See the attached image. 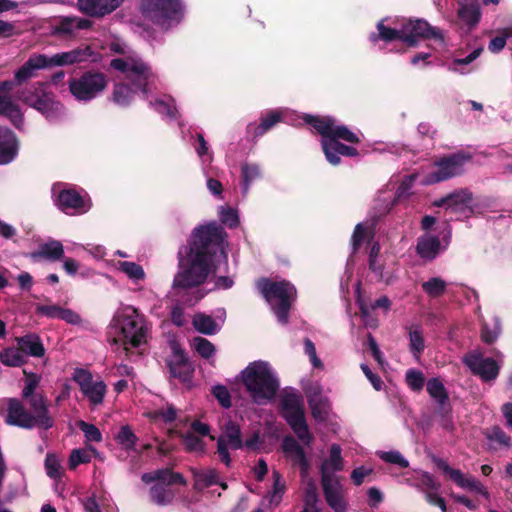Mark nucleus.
Returning <instances> with one entry per match:
<instances>
[{"label":"nucleus","mask_w":512,"mask_h":512,"mask_svg":"<svg viewBox=\"0 0 512 512\" xmlns=\"http://www.w3.org/2000/svg\"><path fill=\"white\" fill-rule=\"evenodd\" d=\"M226 233L216 222L194 228L186 246L178 251L179 270L174 276L172 292L185 297L189 289L197 288L208 275L228 266Z\"/></svg>","instance_id":"obj_1"},{"label":"nucleus","mask_w":512,"mask_h":512,"mask_svg":"<svg viewBox=\"0 0 512 512\" xmlns=\"http://www.w3.org/2000/svg\"><path fill=\"white\" fill-rule=\"evenodd\" d=\"M30 80L21 65L14 73V78L0 82V115L7 117L16 127L21 128L24 117L20 106L14 99L41 113L49 122H57L65 116L64 105L56 99L54 93L47 88L44 82H34L26 85Z\"/></svg>","instance_id":"obj_2"},{"label":"nucleus","mask_w":512,"mask_h":512,"mask_svg":"<svg viewBox=\"0 0 512 512\" xmlns=\"http://www.w3.org/2000/svg\"><path fill=\"white\" fill-rule=\"evenodd\" d=\"M110 66L125 75V82L114 85L111 95L114 104L127 107L136 94L148 99V95L156 89L157 75L138 54L113 59Z\"/></svg>","instance_id":"obj_3"},{"label":"nucleus","mask_w":512,"mask_h":512,"mask_svg":"<svg viewBox=\"0 0 512 512\" xmlns=\"http://www.w3.org/2000/svg\"><path fill=\"white\" fill-rule=\"evenodd\" d=\"M303 121L311 125L321 135V146L326 160L331 165H338L341 156L355 157L358 150L343 142L355 144L360 141L358 133L330 116L304 115Z\"/></svg>","instance_id":"obj_4"},{"label":"nucleus","mask_w":512,"mask_h":512,"mask_svg":"<svg viewBox=\"0 0 512 512\" xmlns=\"http://www.w3.org/2000/svg\"><path fill=\"white\" fill-rule=\"evenodd\" d=\"M150 324L144 314L132 305L121 304L109 324V339L126 356L146 344Z\"/></svg>","instance_id":"obj_5"},{"label":"nucleus","mask_w":512,"mask_h":512,"mask_svg":"<svg viewBox=\"0 0 512 512\" xmlns=\"http://www.w3.org/2000/svg\"><path fill=\"white\" fill-rule=\"evenodd\" d=\"M376 32H371L369 40L376 44L378 41L391 42L400 40L407 46L414 47L420 39L433 38L444 46V37L438 28L432 27L422 19L411 20L399 17H386L376 25Z\"/></svg>","instance_id":"obj_6"},{"label":"nucleus","mask_w":512,"mask_h":512,"mask_svg":"<svg viewBox=\"0 0 512 512\" xmlns=\"http://www.w3.org/2000/svg\"><path fill=\"white\" fill-rule=\"evenodd\" d=\"M241 381L251 400L257 405H266L271 402L280 387L275 370L263 360L249 363L241 371Z\"/></svg>","instance_id":"obj_7"},{"label":"nucleus","mask_w":512,"mask_h":512,"mask_svg":"<svg viewBox=\"0 0 512 512\" xmlns=\"http://www.w3.org/2000/svg\"><path fill=\"white\" fill-rule=\"evenodd\" d=\"M99 53L95 52L90 46H82L70 51H63L53 55L32 54L23 64V68L32 79L37 76V72L43 69L54 67L71 66L84 62L100 61Z\"/></svg>","instance_id":"obj_8"},{"label":"nucleus","mask_w":512,"mask_h":512,"mask_svg":"<svg viewBox=\"0 0 512 512\" xmlns=\"http://www.w3.org/2000/svg\"><path fill=\"white\" fill-rule=\"evenodd\" d=\"M138 10L145 21L162 31L177 27L185 16L182 0H140Z\"/></svg>","instance_id":"obj_9"},{"label":"nucleus","mask_w":512,"mask_h":512,"mask_svg":"<svg viewBox=\"0 0 512 512\" xmlns=\"http://www.w3.org/2000/svg\"><path fill=\"white\" fill-rule=\"evenodd\" d=\"M257 288L270 305L277 321L286 325L290 308L297 295L295 286L286 280L272 281L264 278L257 282Z\"/></svg>","instance_id":"obj_10"},{"label":"nucleus","mask_w":512,"mask_h":512,"mask_svg":"<svg viewBox=\"0 0 512 512\" xmlns=\"http://www.w3.org/2000/svg\"><path fill=\"white\" fill-rule=\"evenodd\" d=\"M372 229L368 225L358 223L354 229L351 245L352 254L356 253L362 244H370L369 249V270L374 275L377 281L385 282L386 284L391 282L392 275L390 272L385 270V265L379 256L380 245L378 242H373Z\"/></svg>","instance_id":"obj_11"},{"label":"nucleus","mask_w":512,"mask_h":512,"mask_svg":"<svg viewBox=\"0 0 512 512\" xmlns=\"http://www.w3.org/2000/svg\"><path fill=\"white\" fill-rule=\"evenodd\" d=\"M108 78L99 71L89 70L68 81L71 96L79 103H90L98 98L107 88Z\"/></svg>","instance_id":"obj_12"},{"label":"nucleus","mask_w":512,"mask_h":512,"mask_svg":"<svg viewBox=\"0 0 512 512\" xmlns=\"http://www.w3.org/2000/svg\"><path fill=\"white\" fill-rule=\"evenodd\" d=\"M281 413L297 437L306 445L312 442L304 412V404L300 395L286 393L281 399Z\"/></svg>","instance_id":"obj_13"},{"label":"nucleus","mask_w":512,"mask_h":512,"mask_svg":"<svg viewBox=\"0 0 512 512\" xmlns=\"http://www.w3.org/2000/svg\"><path fill=\"white\" fill-rule=\"evenodd\" d=\"M142 481L146 484L154 483L150 489L152 500L158 505L170 503L174 497L171 485L184 484L183 477L178 473H172L169 469H161L153 473H144Z\"/></svg>","instance_id":"obj_14"},{"label":"nucleus","mask_w":512,"mask_h":512,"mask_svg":"<svg viewBox=\"0 0 512 512\" xmlns=\"http://www.w3.org/2000/svg\"><path fill=\"white\" fill-rule=\"evenodd\" d=\"M471 158V155L465 152L443 157L435 162L434 170L423 177L421 183L432 185L458 176L464 171L465 165L471 161Z\"/></svg>","instance_id":"obj_15"},{"label":"nucleus","mask_w":512,"mask_h":512,"mask_svg":"<svg viewBox=\"0 0 512 512\" xmlns=\"http://www.w3.org/2000/svg\"><path fill=\"white\" fill-rule=\"evenodd\" d=\"M72 379L79 385L81 393L91 407L95 408L103 404L107 393V385L103 380H95L92 373L84 368H75Z\"/></svg>","instance_id":"obj_16"},{"label":"nucleus","mask_w":512,"mask_h":512,"mask_svg":"<svg viewBox=\"0 0 512 512\" xmlns=\"http://www.w3.org/2000/svg\"><path fill=\"white\" fill-rule=\"evenodd\" d=\"M55 205L68 215H80L90 209V204L74 189L58 183L52 187Z\"/></svg>","instance_id":"obj_17"},{"label":"nucleus","mask_w":512,"mask_h":512,"mask_svg":"<svg viewBox=\"0 0 512 512\" xmlns=\"http://www.w3.org/2000/svg\"><path fill=\"white\" fill-rule=\"evenodd\" d=\"M241 448H243V441L241 438L240 426L230 420L225 424L223 432L217 440V453L220 460L226 466H230L231 457L229 449L238 450Z\"/></svg>","instance_id":"obj_18"},{"label":"nucleus","mask_w":512,"mask_h":512,"mask_svg":"<svg viewBox=\"0 0 512 512\" xmlns=\"http://www.w3.org/2000/svg\"><path fill=\"white\" fill-rule=\"evenodd\" d=\"M296 117L297 116L294 114V112L287 108L271 110L262 116L261 122L259 124L249 123L247 125V133L252 135L254 138H258L272 129L279 122L296 125Z\"/></svg>","instance_id":"obj_19"},{"label":"nucleus","mask_w":512,"mask_h":512,"mask_svg":"<svg viewBox=\"0 0 512 512\" xmlns=\"http://www.w3.org/2000/svg\"><path fill=\"white\" fill-rule=\"evenodd\" d=\"M464 363L483 381H493L497 378L501 365L493 358L484 357L480 353H471L464 358Z\"/></svg>","instance_id":"obj_20"},{"label":"nucleus","mask_w":512,"mask_h":512,"mask_svg":"<svg viewBox=\"0 0 512 512\" xmlns=\"http://www.w3.org/2000/svg\"><path fill=\"white\" fill-rule=\"evenodd\" d=\"M437 465L460 488L469 490L489 499L490 494L488 490L476 478L467 476L461 470L450 467L448 463L443 460L437 461Z\"/></svg>","instance_id":"obj_21"},{"label":"nucleus","mask_w":512,"mask_h":512,"mask_svg":"<svg viewBox=\"0 0 512 512\" xmlns=\"http://www.w3.org/2000/svg\"><path fill=\"white\" fill-rule=\"evenodd\" d=\"M323 494L328 506L334 512H347L346 489L338 479H321Z\"/></svg>","instance_id":"obj_22"},{"label":"nucleus","mask_w":512,"mask_h":512,"mask_svg":"<svg viewBox=\"0 0 512 512\" xmlns=\"http://www.w3.org/2000/svg\"><path fill=\"white\" fill-rule=\"evenodd\" d=\"M170 346L172 355L168 361V366L171 375L174 378H178L183 383H190L193 374V367L188 361L184 350L175 341L171 342Z\"/></svg>","instance_id":"obj_23"},{"label":"nucleus","mask_w":512,"mask_h":512,"mask_svg":"<svg viewBox=\"0 0 512 512\" xmlns=\"http://www.w3.org/2000/svg\"><path fill=\"white\" fill-rule=\"evenodd\" d=\"M417 178V174H409L404 176L395 192L394 199H392L390 196H386L385 192H380L376 200V208L378 209L379 216L388 213L392 208L395 200L407 198L411 194V189Z\"/></svg>","instance_id":"obj_24"},{"label":"nucleus","mask_w":512,"mask_h":512,"mask_svg":"<svg viewBox=\"0 0 512 512\" xmlns=\"http://www.w3.org/2000/svg\"><path fill=\"white\" fill-rule=\"evenodd\" d=\"M226 319V311L219 308L214 312V316L205 313H196L192 324L196 331L204 335H214L218 333Z\"/></svg>","instance_id":"obj_25"},{"label":"nucleus","mask_w":512,"mask_h":512,"mask_svg":"<svg viewBox=\"0 0 512 512\" xmlns=\"http://www.w3.org/2000/svg\"><path fill=\"white\" fill-rule=\"evenodd\" d=\"M124 0H77L78 9L90 17L102 18L118 9Z\"/></svg>","instance_id":"obj_26"},{"label":"nucleus","mask_w":512,"mask_h":512,"mask_svg":"<svg viewBox=\"0 0 512 512\" xmlns=\"http://www.w3.org/2000/svg\"><path fill=\"white\" fill-rule=\"evenodd\" d=\"M6 423L26 429L38 427L32 414L26 410L20 400L15 398L8 400Z\"/></svg>","instance_id":"obj_27"},{"label":"nucleus","mask_w":512,"mask_h":512,"mask_svg":"<svg viewBox=\"0 0 512 512\" xmlns=\"http://www.w3.org/2000/svg\"><path fill=\"white\" fill-rule=\"evenodd\" d=\"M448 245L449 236H445L443 242H441L438 236L426 233L418 238L416 251L421 258L433 260L440 252L444 251Z\"/></svg>","instance_id":"obj_28"},{"label":"nucleus","mask_w":512,"mask_h":512,"mask_svg":"<svg viewBox=\"0 0 512 512\" xmlns=\"http://www.w3.org/2000/svg\"><path fill=\"white\" fill-rule=\"evenodd\" d=\"M472 203V193L466 189L456 191L434 202L435 206L446 207L452 212H463L470 207Z\"/></svg>","instance_id":"obj_29"},{"label":"nucleus","mask_w":512,"mask_h":512,"mask_svg":"<svg viewBox=\"0 0 512 512\" xmlns=\"http://www.w3.org/2000/svg\"><path fill=\"white\" fill-rule=\"evenodd\" d=\"M18 141L15 134L5 127H0V165L12 162L18 154Z\"/></svg>","instance_id":"obj_30"},{"label":"nucleus","mask_w":512,"mask_h":512,"mask_svg":"<svg viewBox=\"0 0 512 512\" xmlns=\"http://www.w3.org/2000/svg\"><path fill=\"white\" fill-rule=\"evenodd\" d=\"M342 449L338 444H332L329 456L320 467L321 479H337L333 476L335 472L342 471L344 468V460L341 456Z\"/></svg>","instance_id":"obj_31"},{"label":"nucleus","mask_w":512,"mask_h":512,"mask_svg":"<svg viewBox=\"0 0 512 512\" xmlns=\"http://www.w3.org/2000/svg\"><path fill=\"white\" fill-rule=\"evenodd\" d=\"M27 400L33 411L32 417L37 421V426L45 430L51 428L53 420L49 416L44 397L41 394H36L27 398Z\"/></svg>","instance_id":"obj_32"},{"label":"nucleus","mask_w":512,"mask_h":512,"mask_svg":"<svg viewBox=\"0 0 512 512\" xmlns=\"http://www.w3.org/2000/svg\"><path fill=\"white\" fill-rule=\"evenodd\" d=\"M458 19L462 25L465 27L467 31L473 29L480 21L481 18V10L477 3H465L461 0L458 1Z\"/></svg>","instance_id":"obj_33"},{"label":"nucleus","mask_w":512,"mask_h":512,"mask_svg":"<svg viewBox=\"0 0 512 512\" xmlns=\"http://www.w3.org/2000/svg\"><path fill=\"white\" fill-rule=\"evenodd\" d=\"M19 350L26 356L40 358L45 354L44 345L40 337L34 333H29L16 338Z\"/></svg>","instance_id":"obj_34"},{"label":"nucleus","mask_w":512,"mask_h":512,"mask_svg":"<svg viewBox=\"0 0 512 512\" xmlns=\"http://www.w3.org/2000/svg\"><path fill=\"white\" fill-rule=\"evenodd\" d=\"M241 170V191L243 196H247L251 185L262 178V169L258 163L244 161L240 166Z\"/></svg>","instance_id":"obj_35"},{"label":"nucleus","mask_w":512,"mask_h":512,"mask_svg":"<svg viewBox=\"0 0 512 512\" xmlns=\"http://www.w3.org/2000/svg\"><path fill=\"white\" fill-rule=\"evenodd\" d=\"M426 389L441 411L449 412V396L443 382L439 378H431L426 384Z\"/></svg>","instance_id":"obj_36"},{"label":"nucleus","mask_w":512,"mask_h":512,"mask_svg":"<svg viewBox=\"0 0 512 512\" xmlns=\"http://www.w3.org/2000/svg\"><path fill=\"white\" fill-rule=\"evenodd\" d=\"M307 397L314 419L319 422L326 420L330 405L328 399L322 396L320 387H317L313 393H309Z\"/></svg>","instance_id":"obj_37"},{"label":"nucleus","mask_w":512,"mask_h":512,"mask_svg":"<svg viewBox=\"0 0 512 512\" xmlns=\"http://www.w3.org/2000/svg\"><path fill=\"white\" fill-rule=\"evenodd\" d=\"M152 93L153 91L148 95V99H145L148 101L149 106L166 119L176 120L177 109L174 100L170 96L154 98L152 97Z\"/></svg>","instance_id":"obj_38"},{"label":"nucleus","mask_w":512,"mask_h":512,"mask_svg":"<svg viewBox=\"0 0 512 512\" xmlns=\"http://www.w3.org/2000/svg\"><path fill=\"white\" fill-rule=\"evenodd\" d=\"M92 22L82 17H64L60 20L57 31L62 34H74L78 30L90 28Z\"/></svg>","instance_id":"obj_39"},{"label":"nucleus","mask_w":512,"mask_h":512,"mask_svg":"<svg viewBox=\"0 0 512 512\" xmlns=\"http://www.w3.org/2000/svg\"><path fill=\"white\" fill-rule=\"evenodd\" d=\"M38 255L48 261L56 262L64 256V246L58 240H49L39 246Z\"/></svg>","instance_id":"obj_40"},{"label":"nucleus","mask_w":512,"mask_h":512,"mask_svg":"<svg viewBox=\"0 0 512 512\" xmlns=\"http://www.w3.org/2000/svg\"><path fill=\"white\" fill-rule=\"evenodd\" d=\"M115 268L125 274L134 284H138L146 277L145 271L141 265L132 261H118Z\"/></svg>","instance_id":"obj_41"},{"label":"nucleus","mask_w":512,"mask_h":512,"mask_svg":"<svg viewBox=\"0 0 512 512\" xmlns=\"http://www.w3.org/2000/svg\"><path fill=\"white\" fill-rule=\"evenodd\" d=\"M409 347L411 353L419 358L420 354L425 349V342L423 337V330L417 324H412L408 328Z\"/></svg>","instance_id":"obj_42"},{"label":"nucleus","mask_w":512,"mask_h":512,"mask_svg":"<svg viewBox=\"0 0 512 512\" xmlns=\"http://www.w3.org/2000/svg\"><path fill=\"white\" fill-rule=\"evenodd\" d=\"M482 51L483 48L479 47L474 49L464 58H455L448 67L449 71L461 75L469 74L472 71V69L465 68V66L471 64L474 60H476L480 56Z\"/></svg>","instance_id":"obj_43"},{"label":"nucleus","mask_w":512,"mask_h":512,"mask_svg":"<svg viewBox=\"0 0 512 512\" xmlns=\"http://www.w3.org/2000/svg\"><path fill=\"white\" fill-rule=\"evenodd\" d=\"M196 485L199 487H209L214 484H219L225 489L226 484L220 482L219 475L215 469L207 468L200 469L194 472Z\"/></svg>","instance_id":"obj_44"},{"label":"nucleus","mask_w":512,"mask_h":512,"mask_svg":"<svg viewBox=\"0 0 512 512\" xmlns=\"http://www.w3.org/2000/svg\"><path fill=\"white\" fill-rule=\"evenodd\" d=\"M115 441L125 451H132L136 447L138 437L129 425H123L115 435Z\"/></svg>","instance_id":"obj_45"},{"label":"nucleus","mask_w":512,"mask_h":512,"mask_svg":"<svg viewBox=\"0 0 512 512\" xmlns=\"http://www.w3.org/2000/svg\"><path fill=\"white\" fill-rule=\"evenodd\" d=\"M501 333V323L498 317H492L491 321H483L481 338L485 343H493Z\"/></svg>","instance_id":"obj_46"},{"label":"nucleus","mask_w":512,"mask_h":512,"mask_svg":"<svg viewBox=\"0 0 512 512\" xmlns=\"http://www.w3.org/2000/svg\"><path fill=\"white\" fill-rule=\"evenodd\" d=\"M0 362L8 367H20L25 363V357L19 349L8 347L0 351Z\"/></svg>","instance_id":"obj_47"},{"label":"nucleus","mask_w":512,"mask_h":512,"mask_svg":"<svg viewBox=\"0 0 512 512\" xmlns=\"http://www.w3.org/2000/svg\"><path fill=\"white\" fill-rule=\"evenodd\" d=\"M45 471L48 477L54 481H59L64 474V469L60 459L52 453H48L44 461Z\"/></svg>","instance_id":"obj_48"},{"label":"nucleus","mask_w":512,"mask_h":512,"mask_svg":"<svg viewBox=\"0 0 512 512\" xmlns=\"http://www.w3.org/2000/svg\"><path fill=\"white\" fill-rule=\"evenodd\" d=\"M447 287V283L440 277H433L422 283L423 291L432 298L441 296Z\"/></svg>","instance_id":"obj_49"},{"label":"nucleus","mask_w":512,"mask_h":512,"mask_svg":"<svg viewBox=\"0 0 512 512\" xmlns=\"http://www.w3.org/2000/svg\"><path fill=\"white\" fill-rule=\"evenodd\" d=\"M273 489L268 493L266 498L271 505L277 506L283 497L285 492V483L282 481L281 475L278 471H273Z\"/></svg>","instance_id":"obj_50"},{"label":"nucleus","mask_w":512,"mask_h":512,"mask_svg":"<svg viewBox=\"0 0 512 512\" xmlns=\"http://www.w3.org/2000/svg\"><path fill=\"white\" fill-rule=\"evenodd\" d=\"M91 452L97 454V450L92 446H88L83 449H74L72 450L69 457V467L70 469H75L80 464H86L91 461Z\"/></svg>","instance_id":"obj_51"},{"label":"nucleus","mask_w":512,"mask_h":512,"mask_svg":"<svg viewBox=\"0 0 512 512\" xmlns=\"http://www.w3.org/2000/svg\"><path fill=\"white\" fill-rule=\"evenodd\" d=\"M376 455L385 463L392 464L400 468H407L409 466V461L398 450H379L376 452Z\"/></svg>","instance_id":"obj_52"},{"label":"nucleus","mask_w":512,"mask_h":512,"mask_svg":"<svg viewBox=\"0 0 512 512\" xmlns=\"http://www.w3.org/2000/svg\"><path fill=\"white\" fill-rule=\"evenodd\" d=\"M193 348L196 352L205 359H210L215 355V346L206 338L195 337L192 342Z\"/></svg>","instance_id":"obj_53"},{"label":"nucleus","mask_w":512,"mask_h":512,"mask_svg":"<svg viewBox=\"0 0 512 512\" xmlns=\"http://www.w3.org/2000/svg\"><path fill=\"white\" fill-rule=\"evenodd\" d=\"M406 383L414 392H420L425 384L424 374L416 369H409L406 372Z\"/></svg>","instance_id":"obj_54"},{"label":"nucleus","mask_w":512,"mask_h":512,"mask_svg":"<svg viewBox=\"0 0 512 512\" xmlns=\"http://www.w3.org/2000/svg\"><path fill=\"white\" fill-rule=\"evenodd\" d=\"M507 39L512 40V25L501 30L500 36H497V37H494L493 39H491L488 44V49L492 53L500 52L505 47Z\"/></svg>","instance_id":"obj_55"},{"label":"nucleus","mask_w":512,"mask_h":512,"mask_svg":"<svg viewBox=\"0 0 512 512\" xmlns=\"http://www.w3.org/2000/svg\"><path fill=\"white\" fill-rule=\"evenodd\" d=\"M80 430L83 432L86 441L88 442H101L103 437L102 433L98 427L94 424L87 423L85 421H80L78 423Z\"/></svg>","instance_id":"obj_56"},{"label":"nucleus","mask_w":512,"mask_h":512,"mask_svg":"<svg viewBox=\"0 0 512 512\" xmlns=\"http://www.w3.org/2000/svg\"><path fill=\"white\" fill-rule=\"evenodd\" d=\"M219 219L230 228H235L239 224L237 211L231 207L221 206L219 208Z\"/></svg>","instance_id":"obj_57"},{"label":"nucleus","mask_w":512,"mask_h":512,"mask_svg":"<svg viewBox=\"0 0 512 512\" xmlns=\"http://www.w3.org/2000/svg\"><path fill=\"white\" fill-rule=\"evenodd\" d=\"M211 393L223 408L228 409L232 406L231 395L226 386L215 385L212 387Z\"/></svg>","instance_id":"obj_58"},{"label":"nucleus","mask_w":512,"mask_h":512,"mask_svg":"<svg viewBox=\"0 0 512 512\" xmlns=\"http://www.w3.org/2000/svg\"><path fill=\"white\" fill-rule=\"evenodd\" d=\"M183 443L187 450L193 452H204L205 443L202 439L196 436L193 432H187L183 436Z\"/></svg>","instance_id":"obj_59"},{"label":"nucleus","mask_w":512,"mask_h":512,"mask_svg":"<svg viewBox=\"0 0 512 512\" xmlns=\"http://www.w3.org/2000/svg\"><path fill=\"white\" fill-rule=\"evenodd\" d=\"M147 415L151 419L161 418L164 422L171 423L177 417V410L173 405H167L166 408L150 412Z\"/></svg>","instance_id":"obj_60"},{"label":"nucleus","mask_w":512,"mask_h":512,"mask_svg":"<svg viewBox=\"0 0 512 512\" xmlns=\"http://www.w3.org/2000/svg\"><path fill=\"white\" fill-rule=\"evenodd\" d=\"M487 439L490 442L497 443L501 446L510 447V437L501 428L493 427L487 433Z\"/></svg>","instance_id":"obj_61"},{"label":"nucleus","mask_w":512,"mask_h":512,"mask_svg":"<svg viewBox=\"0 0 512 512\" xmlns=\"http://www.w3.org/2000/svg\"><path fill=\"white\" fill-rule=\"evenodd\" d=\"M290 457L295 464L300 466L302 478L308 477L310 465L303 448L298 449Z\"/></svg>","instance_id":"obj_62"},{"label":"nucleus","mask_w":512,"mask_h":512,"mask_svg":"<svg viewBox=\"0 0 512 512\" xmlns=\"http://www.w3.org/2000/svg\"><path fill=\"white\" fill-rule=\"evenodd\" d=\"M416 487L425 493V491H439L440 484L435 480L433 475L428 472H422L421 483L416 485Z\"/></svg>","instance_id":"obj_63"},{"label":"nucleus","mask_w":512,"mask_h":512,"mask_svg":"<svg viewBox=\"0 0 512 512\" xmlns=\"http://www.w3.org/2000/svg\"><path fill=\"white\" fill-rule=\"evenodd\" d=\"M318 501V494L316 487L312 480H309L305 492V507L310 508L313 512H319L316 508V503Z\"/></svg>","instance_id":"obj_64"}]
</instances>
